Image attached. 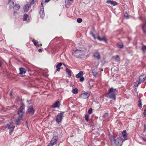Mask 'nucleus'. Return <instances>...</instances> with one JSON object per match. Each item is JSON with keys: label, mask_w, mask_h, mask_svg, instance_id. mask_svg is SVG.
Segmentation results:
<instances>
[{"label": "nucleus", "mask_w": 146, "mask_h": 146, "mask_svg": "<svg viewBox=\"0 0 146 146\" xmlns=\"http://www.w3.org/2000/svg\"><path fill=\"white\" fill-rule=\"evenodd\" d=\"M49 1V0H45V2H48Z\"/></svg>", "instance_id": "nucleus-45"}, {"label": "nucleus", "mask_w": 146, "mask_h": 146, "mask_svg": "<svg viewBox=\"0 0 146 146\" xmlns=\"http://www.w3.org/2000/svg\"><path fill=\"white\" fill-rule=\"evenodd\" d=\"M82 54V51L79 49H77L74 50L72 52V54L77 57H79Z\"/></svg>", "instance_id": "nucleus-6"}, {"label": "nucleus", "mask_w": 146, "mask_h": 146, "mask_svg": "<svg viewBox=\"0 0 146 146\" xmlns=\"http://www.w3.org/2000/svg\"><path fill=\"white\" fill-rule=\"evenodd\" d=\"M83 72L82 71H81L76 75V78H80L83 75Z\"/></svg>", "instance_id": "nucleus-19"}, {"label": "nucleus", "mask_w": 146, "mask_h": 146, "mask_svg": "<svg viewBox=\"0 0 146 146\" xmlns=\"http://www.w3.org/2000/svg\"><path fill=\"white\" fill-rule=\"evenodd\" d=\"M40 17L43 18L44 17V9L43 6L42 5V8H41L40 10Z\"/></svg>", "instance_id": "nucleus-13"}, {"label": "nucleus", "mask_w": 146, "mask_h": 146, "mask_svg": "<svg viewBox=\"0 0 146 146\" xmlns=\"http://www.w3.org/2000/svg\"><path fill=\"white\" fill-rule=\"evenodd\" d=\"M57 137L56 136H54L52 139L50 143L47 146H52L55 144L57 140Z\"/></svg>", "instance_id": "nucleus-7"}, {"label": "nucleus", "mask_w": 146, "mask_h": 146, "mask_svg": "<svg viewBox=\"0 0 146 146\" xmlns=\"http://www.w3.org/2000/svg\"><path fill=\"white\" fill-rule=\"evenodd\" d=\"M142 139L145 142H146V138H142Z\"/></svg>", "instance_id": "nucleus-43"}, {"label": "nucleus", "mask_w": 146, "mask_h": 146, "mask_svg": "<svg viewBox=\"0 0 146 146\" xmlns=\"http://www.w3.org/2000/svg\"><path fill=\"white\" fill-rule=\"evenodd\" d=\"M97 38L100 41L104 40L105 42H106V40L104 36L102 38H101L99 36H98Z\"/></svg>", "instance_id": "nucleus-22"}, {"label": "nucleus", "mask_w": 146, "mask_h": 146, "mask_svg": "<svg viewBox=\"0 0 146 146\" xmlns=\"http://www.w3.org/2000/svg\"><path fill=\"white\" fill-rule=\"evenodd\" d=\"M27 111L29 114L32 115L33 114L34 112V110L33 109V106H30L29 107Z\"/></svg>", "instance_id": "nucleus-11"}, {"label": "nucleus", "mask_w": 146, "mask_h": 146, "mask_svg": "<svg viewBox=\"0 0 146 146\" xmlns=\"http://www.w3.org/2000/svg\"><path fill=\"white\" fill-rule=\"evenodd\" d=\"M62 65V63L61 62L59 63L56 66V68H57V70L58 72L60 71V67Z\"/></svg>", "instance_id": "nucleus-21"}, {"label": "nucleus", "mask_w": 146, "mask_h": 146, "mask_svg": "<svg viewBox=\"0 0 146 146\" xmlns=\"http://www.w3.org/2000/svg\"><path fill=\"white\" fill-rule=\"evenodd\" d=\"M108 114L107 113H105L104 115L103 116V118L104 119H106L108 116Z\"/></svg>", "instance_id": "nucleus-31"}, {"label": "nucleus", "mask_w": 146, "mask_h": 146, "mask_svg": "<svg viewBox=\"0 0 146 146\" xmlns=\"http://www.w3.org/2000/svg\"><path fill=\"white\" fill-rule=\"evenodd\" d=\"M142 50L144 52H146V46L143 45L142 47Z\"/></svg>", "instance_id": "nucleus-29"}, {"label": "nucleus", "mask_w": 146, "mask_h": 146, "mask_svg": "<svg viewBox=\"0 0 146 146\" xmlns=\"http://www.w3.org/2000/svg\"><path fill=\"white\" fill-rule=\"evenodd\" d=\"M20 74L21 75H23L25 74L26 70L22 68H20L19 69Z\"/></svg>", "instance_id": "nucleus-18"}, {"label": "nucleus", "mask_w": 146, "mask_h": 146, "mask_svg": "<svg viewBox=\"0 0 146 146\" xmlns=\"http://www.w3.org/2000/svg\"><path fill=\"white\" fill-rule=\"evenodd\" d=\"M12 92L11 91L9 94L11 96L12 95Z\"/></svg>", "instance_id": "nucleus-46"}, {"label": "nucleus", "mask_w": 146, "mask_h": 146, "mask_svg": "<svg viewBox=\"0 0 146 146\" xmlns=\"http://www.w3.org/2000/svg\"><path fill=\"white\" fill-rule=\"evenodd\" d=\"M97 68H92V72L93 75L95 77H96L98 74V73L97 71Z\"/></svg>", "instance_id": "nucleus-15"}, {"label": "nucleus", "mask_w": 146, "mask_h": 146, "mask_svg": "<svg viewBox=\"0 0 146 146\" xmlns=\"http://www.w3.org/2000/svg\"><path fill=\"white\" fill-rule=\"evenodd\" d=\"M122 135H123V137L124 139L127 138V133L126 131L124 130L122 132Z\"/></svg>", "instance_id": "nucleus-23"}, {"label": "nucleus", "mask_w": 146, "mask_h": 146, "mask_svg": "<svg viewBox=\"0 0 146 146\" xmlns=\"http://www.w3.org/2000/svg\"><path fill=\"white\" fill-rule=\"evenodd\" d=\"M90 34L93 37L94 39H96V38L95 37L94 35L92 32H90Z\"/></svg>", "instance_id": "nucleus-36"}, {"label": "nucleus", "mask_w": 146, "mask_h": 146, "mask_svg": "<svg viewBox=\"0 0 146 146\" xmlns=\"http://www.w3.org/2000/svg\"><path fill=\"white\" fill-rule=\"evenodd\" d=\"M31 3H29L25 5L24 12L25 13L28 12L29 10V8L31 6Z\"/></svg>", "instance_id": "nucleus-9"}, {"label": "nucleus", "mask_w": 146, "mask_h": 146, "mask_svg": "<svg viewBox=\"0 0 146 146\" xmlns=\"http://www.w3.org/2000/svg\"><path fill=\"white\" fill-rule=\"evenodd\" d=\"M90 94L88 92H84L81 94V97L83 99H85L88 98L90 96Z\"/></svg>", "instance_id": "nucleus-10"}, {"label": "nucleus", "mask_w": 146, "mask_h": 146, "mask_svg": "<svg viewBox=\"0 0 146 146\" xmlns=\"http://www.w3.org/2000/svg\"><path fill=\"white\" fill-rule=\"evenodd\" d=\"M63 65H64V66H65V67L66 66L64 64H63Z\"/></svg>", "instance_id": "nucleus-47"}, {"label": "nucleus", "mask_w": 146, "mask_h": 146, "mask_svg": "<svg viewBox=\"0 0 146 146\" xmlns=\"http://www.w3.org/2000/svg\"><path fill=\"white\" fill-rule=\"evenodd\" d=\"M139 107H140L141 108V106H142V104H141V100H139Z\"/></svg>", "instance_id": "nucleus-35"}, {"label": "nucleus", "mask_w": 146, "mask_h": 146, "mask_svg": "<svg viewBox=\"0 0 146 146\" xmlns=\"http://www.w3.org/2000/svg\"><path fill=\"white\" fill-rule=\"evenodd\" d=\"M146 129V124H145L144 125V129L143 132L145 131V130Z\"/></svg>", "instance_id": "nucleus-40"}, {"label": "nucleus", "mask_w": 146, "mask_h": 146, "mask_svg": "<svg viewBox=\"0 0 146 146\" xmlns=\"http://www.w3.org/2000/svg\"><path fill=\"white\" fill-rule=\"evenodd\" d=\"M117 93V92L115 89L111 88L109 89L106 95L107 97L115 100L116 99V95Z\"/></svg>", "instance_id": "nucleus-2"}, {"label": "nucleus", "mask_w": 146, "mask_h": 146, "mask_svg": "<svg viewBox=\"0 0 146 146\" xmlns=\"http://www.w3.org/2000/svg\"><path fill=\"white\" fill-rule=\"evenodd\" d=\"M140 84H141V83H139V81L136 82L135 83L134 86L135 87H137Z\"/></svg>", "instance_id": "nucleus-33"}, {"label": "nucleus", "mask_w": 146, "mask_h": 146, "mask_svg": "<svg viewBox=\"0 0 146 146\" xmlns=\"http://www.w3.org/2000/svg\"><path fill=\"white\" fill-rule=\"evenodd\" d=\"M28 15L27 14H25L23 16V20L25 21H26L27 20Z\"/></svg>", "instance_id": "nucleus-30"}, {"label": "nucleus", "mask_w": 146, "mask_h": 146, "mask_svg": "<svg viewBox=\"0 0 146 146\" xmlns=\"http://www.w3.org/2000/svg\"><path fill=\"white\" fill-rule=\"evenodd\" d=\"M26 123H27V121H26Z\"/></svg>", "instance_id": "nucleus-48"}, {"label": "nucleus", "mask_w": 146, "mask_h": 146, "mask_svg": "<svg viewBox=\"0 0 146 146\" xmlns=\"http://www.w3.org/2000/svg\"><path fill=\"white\" fill-rule=\"evenodd\" d=\"M84 80V77H81L80 78V82H82Z\"/></svg>", "instance_id": "nucleus-39"}, {"label": "nucleus", "mask_w": 146, "mask_h": 146, "mask_svg": "<svg viewBox=\"0 0 146 146\" xmlns=\"http://www.w3.org/2000/svg\"><path fill=\"white\" fill-rule=\"evenodd\" d=\"M66 72L68 74L69 76H71V71L70 70L66 68Z\"/></svg>", "instance_id": "nucleus-25"}, {"label": "nucleus", "mask_w": 146, "mask_h": 146, "mask_svg": "<svg viewBox=\"0 0 146 146\" xmlns=\"http://www.w3.org/2000/svg\"><path fill=\"white\" fill-rule=\"evenodd\" d=\"M72 93L74 94H76L78 92V90L76 88L72 90Z\"/></svg>", "instance_id": "nucleus-28"}, {"label": "nucleus", "mask_w": 146, "mask_h": 146, "mask_svg": "<svg viewBox=\"0 0 146 146\" xmlns=\"http://www.w3.org/2000/svg\"><path fill=\"white\" fill-rule=\"evenodd\" d=\"M124 16L127 19L128 18V15L127 14H126V15H124Z\"/></svg>", "instance_id": "nucleus-44"}, {"label": "nucleus", "mask_w": 146, "mask_h": 146, "mask_svg": "<svg viewBox=\"0 0 146 146\" xmlns=\"http://www.w3.org/2000/svg\"><path fill=\"white\" fill-rule=\"evenodd\" d=\"M143 114L145 116L146 115V110H145L143 113Z\"/></svg>", "instance_id": "nucleus-41"}, {"label": "nucleus", "mask_w": 146, "mask_h": 146, "mask_svg": "<svg viewBox=\"0 0 146 146\" xmlns=\"http://www.w3.org/2000/svg\"><path fill=\"white\" fill-rule=\"evenodd\" d=\"M117 47L120 48H121L123 47V44L121 42H119L117 44Z\"/></svg>", "instance_id": "nucleus-26"}, {"label": "nucleus", "mask_w": 146, "mask_h": 146, "mask_svg": "<svg viewBox=\"0 0 146 146\" xmlns=\"http://www.w3.org/2000/svg\"><path fill=\"white\" fill-rule=\"evenodd\" d=\"M60 105V103L59 101H57L54 104L52 107L54 108H58L59 107Z\"/></svg>", "instance_id": "nucleus-16"}, {"label": "nucleus", "mask_w": 146, "mask_h": 146, "mask_svg": "<svg viewBox=\"0 0 146 146\" xmlns=\"http://www.w3.org/2000/svg\"><path fill=\"white\" fill-rule=\"evenodd\" d=\"M139 83H142L146 79V75L143 74L140 76L139 78Z\"/></svg>", "instance_id": "nucleus-8"}, {"label": "nucleus", "mask_w": 146, "mask_h": 146, "mask_svg": "<svg viewBox=\"0 0 146 146\" xmlns=\"http://www.w3.org/2000/svg\"><path fill=\"white\" fill-rule=\"evenodd\" d=\"M77 21L78 23H81L82 21V19L80 18H78L77 19Z\"/></svg>", "instance_id": "nucleus-34"}, {"label": "nucleus", "mask_w": 146, "mask_h": 146, "mask_svg": "<svg viewBox=\"0 0 146 146\" xmlns=\"http://www.w3.org/2000/svg\"><path fill=\"white\" fill-rule=\"evenodd\" d=\"M115 138L114 136H111V137H110V139L112 143H113L116 145H118L119 144V140L120 139H121L122 143L123 142V141L127 139H126L123 140L121 138H118L116 139H115Z\"/></svg>", "instance_id": "nucleus-3"}, {"label": "nucleus", "mask_w": 146, "mask_h": 146, "mask_svg": "<svg viewBox=\"0 0 146 146\" xmlns=\"http://www.w3.org/2000/svg\"><path fill=\"white\" fill-rule=\"evenodd\" d=\"M33 42L34 44H35V45H36V46H37V43L35 41H34L33 40Z\"/></svg>", "instance_id": "nucleus-42"}, {"label": "nucleus", "mask_w": 146, "mask_h": 146, "mask_svg": "<svg viewBox=\"0 0 146 146\" xmlns=\"http://www.w3.org/2000/svg\"><path fill=\"white\" fill-rule=\"evenodd\" d=\"M85 119L86 121H88V115L86 114L85 116Z\"/></svg>", "instance_id": "nucleus-38"}, {"label": "nucleus", "mask_w": 146, "mask_h": 146, "mask_svg": "<svg viewBox=\"0 0 146 146\" xmlns=\"http://www.w3.org/2000/svg\"><path fill=\"white\" fill-rule=\"evenodd\" d=\"M13 8L16 10H18L20 8V5L18 4L15 5L13 7Z\"/></svg>", "instance_id": "nucleus-24"}, {"label": "nucleus", "mask_w": 146, "mask_h": 146, "mask_svg": "<svg viewBox=\"0 0 146 146\" xmlns=\"http://www.w3.org/2000/svg\"><path fill=\"white\" fill-rule=\"evenodd\" d=\"M142 30L143 33L146 34V21L143 26Z\"/></svg>", "instance_id": "nucleus-20"}, {"label": "nucleus", "mask_w": 146, "mask_h": 146, "mask_svg": "<svg viewBox=\"0 0 146 146\" xmlns=\"http://www.w3.org/2000/svg\"><path fill=\"white\" fill-rule=\"evenodd\" d=\"M120 58L117 55L115 58V60L116 62H118L119 61Z\"/></svg>", "instance_id": "nucleus-32"}, {"label": "nucleus", "mask_w": 146, "mask_h": 146, "mask_svg": "<svg viewBox=\"0 0 146 146\" xmlns=\"http://www.w3.org/2000/svg\"><path fill=\"white\" fill-rule=\"evenodd\" d=\"M8 4L10 6H11L10 8H11L13 7V5H14V3L11 0H9L8 3Z\"/></svg>", "instance_id": "nucleus-27"}, {"label": "nucleus", "mask_w": 146, "mask_h": 146, "mask_svg": "<svg viewBox=\"0 0 146 146\" xmlns=\"http://www.w3.org/2000/svg\"><path fill=\"white\" fill-rule=\"evenodd\" d=\"M73 0H66L65 4L66 6L67 7H69L71 5Z\"/></svg>", "instance_id": "nucleus-14"}, {"label": "nucleus", "mask_w": 146, "mask_h": 146, "mask_svg": "<svg viewBox=\"0 0 146 146\" xmlns=\"http://www.w3.org/2000/svg\"><path fill=\"white\" fill-rule=\"evenodd\" d=\"M92 108H90L88 111V113L89 114H91L92 113Z\"/></svg>", "instance_id": "nucleus-37"}, {"label": "nucleus", "mask_w": 146, "mask_h": 146, "mask_svg": "<svg viewBox=\"0 0 146 146\" xmlns=\"http://www.w3.org/2000/svg\"><path fill=\"white\" fill-rule=\"evenodd\" d=\"M107 3L109 4L110 6H113L117 5V3L116 2L111 0L107 1Z\"/></svg>", "instance_id": "nucleus-12"}, {"label": "nucleus", "mask_w": 146, "mask_h": 146, "mask_svg": "<svg viewBox=\"0 0 146 146\" xmlns=\"http://www.w3.org/2000/svg\"><path fill=\"white\" fill-rule=\"evenodd\" d=\"M5 128H8V129L9 131V134H10L13 131L15 128V126L13 125L12 123H11L10 124L7 125L6 126Z\"/></svg>", "instance_id": "nucleus-4"}, {"label": "nucleus", "mask_w": 146, "mask_h": 146, "mask_svg": "<svg viewBox=\"0 0 146 146\" xmlns=\"http://www.w3.org/2000/svg\"><path fill=\"white\" fill-rule=\"evenodd\" d=\"M24 112L25 105L23 104H22L17 112V114L19 115V117L18 119L15 121V123L17 125H18L20 123L21 121L22 120Z\"/></svg>", "instance_id": "nucleus-1"}, {"label": "nucleus", "mask_w": 146, "mask_h": 146, "mask_svg": "<svg viewBox=\"0 0 146 146\" xmlns=\"http://www.w3.org/2000/svg\"><path fill=\"white\" fill-rule=\"evenodd\" d=\"M63 114L64 112H61L58 113L57 115L56 118V121L57 122L59 123L61 122L62 119Z\"/></svg>", "instance_id": "nucleus-5"}, {"label": "nucleus", "mask_w": 146, "mask_h": 146, "mask_svg": "<svg viewBox=\"0 0 146 146\" xmlns=\"http://www.w3.org/2000/svg\"><path fill=\"white\" fill-rule=\"evenodd\" d=\"M93 56L95 58H96L98 60H99L101 58L100 56L99 53L98 52H96L94 53Z\"/></svg>", "instance_id": "nucleus-17"}]
</instances>
